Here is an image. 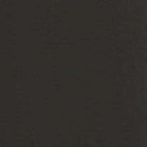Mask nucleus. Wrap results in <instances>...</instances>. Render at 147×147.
Returning a JSON list of instances; mask_svg holds the SVG:
<instances>
[{
    "label": "nucleus",
    "mask_w": 147,
    "mask_h": 147,
    "mask_svg": "<svg viewBox=\"0 0 147 147\" xmlns=\"http://www.w3.org/2000/svg\"><path fill=\"white\" fill-rule=\"evenodd\" d=\"M69 38L71 39H73L74 38V36H69Z\"/></svg>",
    "instance_id": "nucleus-1"
}]
</instances>
